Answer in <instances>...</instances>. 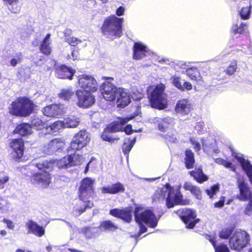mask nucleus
Here are the masks:
<instances>
[{
    "mask_svg": "<svg viewBox=\"0 0 252 252\" xmlns=\"http://www.w3.org/2000/svg\"><path fill=\"white\" fill-rule=\"evenodd\" d=\"M59 95L64 100L77 101V91L74 93L71 89H63Z\"/></svg>",
    "mask_w": 252,
    "mask_h": 252,
    "instance_id": "32",
    "label": "nucleus"
},
{
    "mask_svg": "<svg viewBox=\"0 0 252 252\" xmlns=\"http://www.w3.org/2000/svg\"><path fill=\"white\" fill-rule=\"evenodd\" d=\"M136 137L126 139L123 146V151L125 155H128L136 142Z\"/></svg>",
    "mask_w": 252,
    "mask_h": 252,
    "instance_id": "41",
    "label": "nucleus"
},
{
    "mask_svg": "<svg viewBox=\"0 0 252 252\" xmlns=\"http://www.w3.org/2000/svg\"><path fill=\"white\" fill-rule=\"evenodd\" d=\"M99 230L98 227H85L83 231L85 236L88 238H91L93 237H95L98 235V232Z\"/></svg>",
    "mask_w": 252,
    "mask_h": 252,
    "instance_id": "43",
    "label": "nucleus"
},
{
    "mask_svg": "<svg viewBox=\"0 0 252 252\" xmlns=\"http://www.w3.org/2000/svg\"><path fill=\"white\" fill-rule=\"evenodd\" d=\"M183 188L186 190L190 191L192 194L198 199H201V193L200 189L195 186H193L190 182H186L183 185Z\"/></svg>",
    "mask_w": 252,
    "mask_h": 252,
    "instance_id": "35",
    "label": "nucleus"
},
{
    "mask_svg": "<svg viewBox=\"0 0 252 252\" xmlns=\"http://www.w3.org/2000/svg\"><path fill=\"white\" fill-rule=\"evenodd\" d=\"M207 239L209 240L215 249V252H229L228 247L223 244L217 246L215 238L211 236H208Z\"/></svg>",
    "mask_w": 252,
    "mask_h": 252,
    "instance_id": "39",
    "label": "nucleus"
},
{
    "mask_svg": "<svg viewBox=\"0 0 252 252\" xmlns=\"http://www.w3.org/2000/svg\"><path fill=\"white\" fill-rule=\"evenodd\" d=\"M89 140L86 130H81L74 135L67 151L68 153L76 152L85 146Z\"/></svg>",
    "mask_w": 252,
    "mask_h": 252,
    "instance_id": "9",
    "label": "nucleus"
},
{
    "mask_svg": "<svg viewBox=\"0 0 252 252\" xmlns=\"http://www.w3.org/2000/svg\"><path fill=\"white\" fill-rule=\"evenodd\" d=\"M109 213L112 216L120 218L127 222H130L132 220V211L128 208L124 209H113L110 210Z\"/></svg>",
    "mask_w": 252,
    "mask_h": 252,
    "instance_id": "17",
    "label": "nucleus"
},
{
    "mask_svg": "<svg viewBox=\"0 0 252 252\" xmlns=\"http://www.w3.org/2000/svg\"><path fill=\"white\" fill-rule=\"evenodd\" d=\"M158 122V129L162 132H164L171 127L174 125L173 119L169 117L163 119L160 118Z\"/></svg>",
    "mask_w": 252,
    "mask_h": 252,
    "instance_id": "30",
    "label": "nucleus"
},
{
    "mask_svg": "<svg viewBox=\"0 0 252 252\" xmlns=\"http://www.w3.org/2000/svg\"><path fill=\"white\" fill-rule=\"evenodd\" d=\"M118 105L121 107L127 106L130 102V97L126 89L119 88L116 92Z\"/></svg>",
    "mask_w": 252,
    "mask_h": 252,
    "instance_id": "24",
    "label": "nucleus"
},
{
    "mask_svg": "<svg viewBox=\"0 0 252 252\" xmlns=\"http://www.w3.org/2000/svg\"><path fill=\"white\" fill-rule=\"evenodd\" d=\"M176 112L182 115L188 114L190 111V103L187 99H182L178 101L175 107Z\"/></svg>",
    "mask_w": 252,
    "mask_h": 252,
    "instance_id": "28",
    "label": "nucleus"
},
{
    "mask_svg": "<svg viewBox=\"0 0 252 252\" xmlns=\"http://www.w3.org/2000/svg\"><path fill=\"white\" fill-rule=\"evenodd\" d=\"M124 19L114 14L106 17L103 20L101 30L106 38L114 39L119 38L123 34V25Z\"/></svg>",
    "mask_w": 252,
    "mask_h": 252,
    "instance_id": "2",
    "label": "nucleus"
},
{
    "mask_svg": "<svg viewBox=\"0 0 252 252\" xmlns=\"http://www.w3.org/2000/svg\"><path fill=\"white\" fill-rule=\"evenodd\" d=\"M63 122L65 127L74 128L79 125L80 120L79 118L74 115H69L65 118Z\"/></svg>",
    "mask_w": 252,
    "mask_h": 252,
    "instance_id": "34",
    "label": "nucleus"
},
{
    "mask_svg": "<svg viewBox=\"0 0 252 252\" xmlns=\"http://www.w3.org/2000/svg\"><path fill=\"white\" fill-rule=\"evenodd\" d=\"M224 203V200H220L217 202H216L214 204V206L216 208H221L223 206Z\"/></svg>",
    "mask_w": 252,
    "mask_h": 252,
    "instance_id": "63",
    "label": "nucleus"
},
{
    "mask_svg": "<svg viewBox=\"0 0 252 252\" xmlns=\"http://www.w3.org/2000/svg\"><path fill=\"white\" fill-rule=\"evenodd\" d=\"M2 222H3L4 223L6 224L7 227L8 229L13 230L14 228V223L9 220H8L7 219H4L2 220Z\"/></svg>",
    "mask_w": 252,
    "mask_h": 252,
    "instance_id": "57",
    "label": "nucleus"
},
{
    "mask_svg": "<svg viewBox=\"0 0 252 252\" xmlns=\"http://www.w3.org/2000/svg\"><path fill=\"white\" fill-rule=\"evenodd\" d=\"M189 174L199 183H202L208 179V177L203 173L202 170L200 168L190 171Z\"/></svg>",
    "mask_w": 252,
    "mask_h": 252,
    "instance_id": "36",
    "label": "nucleus"
},
{
    "mask_svg": "<svg viewBox=\"0 0 252 252\" xmlns=\"http://www.w3.org/2000/svg\"><path fill=\"white\" fill-rule=\"evenodd\" d=\"M164 138L169 142L171 143H175L177 141L176 137L172 133H168L164 136Z\"/></svg>",
    "mask_w": 252,
    "mask_h": 252,
    "instance_id": "56",
    "label": "nucleus"
},
{
    "mask_svg": "<svg viewBox=\"0 0 252 252\" xmlns=\"http://www.w3.org/2000/svg\"><path fill=\"white\" fill-rule=\"evenodd\" d=\"M183 87V91H184L185 90H190L192 89V85L190 83L188 82H184L183 85L182 86Z\"/></svg>",
    "mask_w": 252,
    "mask_h": 252,
    "instance_id": "60",
    "label": "nucleus"
},
{
    "mask_svg": "<svg viewBox=\"0 0 252 252\" xmlns=\"http://www.w3.org/2000/svg\"><path fill=\"white\" fill-rule=\"evenodd\" d=\"M9 180V178L6 175H0V189H3L4 184Z\"/></svg>",
    "mask_w": 252,
    "mask_h": 252,
    "instance_id": "54",
    "label": "nucleus"
},
{
    "mask_svg": "<svg viewBox=\"0 0 252 252\" xmlns=\"http://www.w3.org/2000/svg\"><path fill=\"white\" fill-rule=\"evenodd\" d=\"M8 9L13 13H18L20 12L21 6L19 5V1L14 2L12 5L8 6Z\"/></svg>",
    "mask_w": 252,
    "mask_h": 252,
    "instance_id": "49",
    "label": "nucleus"
},
{
    "mask_svg": "<svg viewBox=\"0 0 252 252\" xmlns=\"http://www.w3.org/2000/svg\"><path fill=\"white\" fill-rule=\"evenodd\" d=\"M134 214L135 221L138 223L140 228L139 232L136 236V239L141 234L147 231V228L143 224L144 223L151 228H155L157 226L159 218H158L151 210H143L140 207H136Z\"/></svg>",
    "mask_w": 252,
    "mask_h": 252,
    "instance_id": "3",
    "label": "nucleus"
},
{
    "mask_svg": "<svg viewBox=\"0 0 252 252\" xmlns=\"http://www.w3.org/2000/svg\"><path fill=\"white\" fill-rule=\"evenodd\" d=\"M51 34L48 33L40 45V50L41 53L46 55H49L51 53V48L50 45L51 43L50 40Z\"/></svg>",
    "mask_w": 252,
    "mask_h": 252,
    "instance_id": "31",
    "label": "nucleus"
},
{
    "mask_svg": "<svg viewBox=\"0 0 252 252\" xmlns=\"http://www.w3.org/2000/svg\"><path fill=\"white\" fill-rule=\"evenodd\" d=\"M178 214L188 228H193L199 221L198 219H196V213L193 210L185 208L179 210Z\"/></svg>",
    "mask_w": 252,
    "mask_h": 252,
    "instance_id": "12",
    "label": "nucleus"
},
{
    "mask_svg": "<svg viewBox=\"0 0 252 252\" xmlns=\"http://www.w3.org/2000/svg\"><path fill=\"white\" fill-rule=\"evenodd\" d=\"M95 162H96V159H95V158L92 157L91 158L90 161L88 163V164H87V165H86V166L85 167V171H84L85 173H86L88 171L89 166H91V167H93V166L94 167V164Z\"/></svg>",
    "mask_w": 252,
    "mask_h": 252,
    "instance_id": "58",
    "label": "nucleus"
},
{
    "mask_svg": "<svg viewBox=\"0 0 252 252\" xmlns=\"http://www.w3.org/2000/svg\"><path fill=\"white\" fill-rule=\"evenodd\" d=\"M35 164L40 171L33 174L32 178V182L38 187H48L51 183L49 172L52 169L53 163L51 161L44 160L38 162Z\"/></svg>",
    "mask_w": 252,
    "mask_h": 252,
    "instance_id": "4",
    "label": "nucleus"
},
{
    "mask_svg": "<svg viewBox=\"0 0 252 252\" xmlns=\"http://www.w3.org/2000/svg\"><path fill=\"white\" fill-rule=\"evenodd\" d=\"M78 83L80 87L84 89L82 91L94 92L97 89L98 86L96 80L90 75H82L78 79Z\"/></svg>",
    "mask_w": 252,
    "mask_h": 252,
    "instance_id": "14",
    "label": "nucleus"
},
{
    "mask_svg": "<svg viewBox=\"0 0 252 252\" xmlns=\"http://www.w3.org/2000/svg\"><path fill=\"white\" fill-rule=\"evenodd\" d=\"M247 28V25L246 23L241 20H237L233 24L231 28V32L234 38H238L241 37V35L244 34Z\"/></svg>",
    "mask_w": 252,
    "mask_h": 252,
    "instance_id": "23",
    "label": "nucleus"
},
{
    "mask_svg": "<svg viewBox=\"0 0 252 252\" xmlns=\"http://www.w3.org/2000/svg\"><path fill=\"white\" fill-rule=\"evenodd\" d=\"M236 68L237 63L235 61L231 62L226 70L227 74L228 75L233 74L236 71Z\"/></svg>",
    "mask_w": 252,
    "mask_h": 252,
    "instance_id": "51",
    "label": "nucleus"
},
{
    "mask_svg": "<svg viewBox=\"0 0 252 252\" xmlns=\"http://www.w3.org/2000/svg\"><path fill=\"white\" fill-rule=\"evenodd\" d=\"M131 119L127 117L122 118L111 123L104 130L101 135V138L104 141L109 142H113L114 140H117L118 139L112 137L110 133L122 130L123 129V126Z\"/></svg>",
    "mask_w": 252,
    "mask_h": 252,
    "instance_id": "8",
    "label": "nucleus"
},
{
    "mask_svg": "<svg viewBox=\"0 0 252 252\" xmlns=\"http://www.w3.org/2000/svg\"><path fill=\"white\" fill-rule=\"evenodd\" d=\"M180 188V186L177 189H174L167 183L161 189L157 191V193L155 195V198L158 200H163L166 198V205L168 208H173L178 205H189L190 201L189 199H183Z\"/></svg>",
    "mask_w": 252,
    "mask_h": 252,
    "instance_id": "1",
    "label": "nucleus"
},
{
    "mask_svg": "<svg viewBox=\"0 0 252 252\" xmlns=\"http://www.w3.org/2000/svg\"><path fill=\"white\" fill-rule=\"evenodd\" d=\"M125 8L123 6L119 7L116 10V14L118 16H121L124 15Z\"/></svg>",
    "mask_w": 252,
    "mask_h": 252,
    "instance_id": "59",
    "label": "nucleus"
},
{
    "mask_svg": "<svg viewBox=\"0 0 252 252\" xmlns=\"http://www.w3.org/2000/svg\"><path fill=\"white\" fill-rule=\"evenodd\" d=\"M100 87L102 94L106 100L111 101L116 98V92H118V88L111 82L106 81Z\"/></svg>",
    "mask_w": 252,
    "mask_h": 252,
    "instance_id": "15",
    "label": "nucleus"
},
{
    "mask_svg": "<svg viewBox=\"0 0 252 252\" xmlns=\"http://www.w3.org/2000/svg\"><path fill=\"white\" fill-rule=\"evenodd\" d=\"M64 143L59 139H54L44 147L43 152L48 155H51L60 151L63 147Z\"/></svg>",
    "mask_w": 252,
    "mask_h": 252,
    "instance_id": "18",
    "label": "nucleus"
},
{
    "mask_svg": "<svg viewBox=\"0 0 252 252\" xmlns=\"http://www.w3.org/2000/svg\"><path fill=\"white\" fill-rule=\"evenodd\" d=\"M14 132L22 136H26L32 133V127L30 124L22 123L18 125L14 130Z\"/></svg>",
    "mask_w": 252,
    "mask_h": 252,
    "instance_id": "33",
    "label": "nucleus"
},
{
    "mask_svg": "<svg viewBox=\"0 0 252 252\" xmlns=\"http://www.w3.org/2000/svg\"><path fill=\"white\" fill-rule=\"evenodd\" d=\"M31 127H35L37 128H39L40 127L42 126L44 124V123L38 117H32L31 120Z\"/></svg>",
    "mask_w": 252,
    "mask_h": 252,
    "instance_id": "47",
    "label": "nucleus"
},
{
    "mask_svg": "<svg viewBox=\"0 0 252 252\" xmlns=\"http://www.w3.org/2000/svg\"><path fill=\"white\" fill-rule=\"evenodd\" d=\"M223 165H224L226 168H230L232 171H235V167L232 164V163L230 162L227 161L226 160H224V163H222Z\"/></svg>",
    "mask_w": 252,
    "mask_h": 252,
    "instance_id": "61",
    "label": "nucleus"
},
{
    "mask_svg": "<svg viewBox=\"0 0 252 252\" xmlns=\"http://www.w3.org/2000/svg\"><path fill=\"white\" fill-rule=\"evenodd\" d=\"M219 190V186L218 184H216L212 186L210 189H206V192L209 196L210 198L212 199Z\"/></svg>",
    "mask_w": 252,
    "mask_h": 252,
    "instance_id": "46",
    "label": "nucleus"
},
{
    "mask_svg": "<svg viewBox=\"0 0 252 252\" xmlns=\"http://www.w3.org/2000/svg\"><path fill=\"white\" fill-rule=\"evenodd\" d=\"M252 5L243 6L239 11V14L242 20H248L250 19L251 14Z\"/></svg>",
    "mask_w": 252,
    "mask_h": 252,
    "instance_id": "42",
    "label": "nucleus"
},
{
    "mask_svg": "<svg viewBox=\"0 0 252 252\" xmlns=\"http://www.w3.org/2000/svg\"><path fill=\"white\" fill-rule=\"evenodd\" d=\"M94 206L92 202L88 200H82L80 199L75 203L74 207L73 214L77 217L83 213L87 209L92 208Z\"/></svg>",
    "mask_w": 252,
    "mask_h": 252,
    "instance_id": "22",
    "label": "nucleus"
},
{
    "mask_svg": "<svg viewBox=\"0 0 252 252\" xmlns=\"http://www.w3.org/2000/svg\"><path fill=\"white\" fill-rule=\"evenodd\" d=\"M187 75L192 80H195L198 75V69L196 67H189L186 69Z\"/></svg>",
    "mask_w": 252,
    "mask_h": 252,
    "instance_id": "45",
    "label": "nucleus"
},
{
    "mask_svg": "<svg viewBox=\"0 0 252 252\" xmlns=\"http://www.w3.org/2000/svg\"><path fill=\"white\" fill-rule=\"evenodd\" d=\"M250 241L249 234L245 230L237 229L229 240L230 248L236 251H240L245 248Z\"/></svg>",
    "mask_w": 252,
    "mask_h": 252,
    "instance_id": "6",
    "label": "nucleus"
},
{
    "mask_svg": "<svg viewBox=\"0 0 252 252\" xmlns=\"http://www.w3.org/2000/svg\"><path fill=\"white\" fill-rule=\"evenodd\" d=\"M98 228L102 231L113 232L118 228V226L112 221L107 220L102 221Z\"/></svg>",
    "mask_w": 252,
    "mask_h": 252,
    "instance_id": "38",
    "label": "nucleus"
},
{
    "mask_svg": "<svg viewBox=\"0 0 252 252\" xmlns=\"http://www.w3.org/2000/svg\"><path fill=\"white\" fill-rule=\"evenodd\" d=\"M75 71L71 67L65 65H62L57 69V77L61 79H68L71 80Z\"/></svg>",
    "mask_w": 252,
    "mask_h": 252,
    "instance_id": "26",
    "label": "nucleus"
},
{
    "mask_svg": "<svg viewBox=\"0 0 252 252\" xmlns=\"http://www.w3.org/2000/svg\"><path fill=\"white\" fill-rule=\"evenodd\" d=\"M244 212L247 215L252 216V199L250 200L249 204L247 205Z\"/></svg>",
    "mask_w": 252,
    "mask_h": 252,
    "instance_id": "53",
    "label": "nucleus"
},
{
    "mask_svg": "<svg viewBox=\"0 0 252 252\" xmlns=\"http://www.w3.org/2000/svg\"><path fill=\"white\" fill-rule=\"evenodd\" d=\"M191 144L195 152H198L201 149V145L199 142L196 141L194 139H190Z\"/></svg>",
    "mask_w": 252,
    "mask_h": 252,
    "instance_id": "55",
    "label": "nucleus"
},
{
    "mask_svg": "<svg viewBox=\"0 0 252 252\" xmlns=\"http://www.w3.org/2000/svg\"><path fill=\"white\" fill-rule=\"evenodd\" d=\"M195 159L193 153L189 149L185 151V163L188 169H191L194 167Z\"/></svg>",
    "mask_w": 252,
    "mask_h": 252,
    "instance_id": "37",
    "label": "nucleus"
},
{
    "mask_svg": "<svg viewBox=\"0 0 252 252\" xmlns=\"http://www.w3.org/2000/svg\"><path fill=\"white\" fill-rule=\"evenodd\" d=\"M77 105L80 107L87 108L92 106L95 102V98L92 94L87 91H77Z\"/></svg>",
    "mask_w": 252,
    "mask_h": 252,
    "instance_id": "13",
    "label": "nucleus"
},
{
    "mask_svg": "<svg viewBox=\"0 0 252 252\" xmlns=\"http://www.w3.org/2000/svg\"><path fill=\"white\" fill-rule=\"evenodd\" d=\"M237 185L239 189V194L237 198L241 201H246L249 199L251 192L248 184L243 180L240 179L237 180Z\"/></svg>",
    "mask_w": 252,
    "mask_h": 252,
    "instance_id": "20",
    "label": "nucleus"
},
{
    "mask_svg": "<svg viewBox=\"0 0 252 252\" xmlns=\"http://www.w3.org/2000/svg\"><path fill=\"white\" fill-rule=\"evenodd\" d=\"M70 153L67 156H65L57 161V165L59 168H67L74 166L80 165L84 161V158L82 156Z\"/></svg>",
    "mask_w": 252,
    "mask_h": 252,
    "instance_id": "10",
    "label": "nucleus"
},
{
    "mask_svg": "<svg viewBox=\"0 0 252 252\" xmlns=\"http://www.w3.org/2000/svg\"><path fill=\"white\" fill-rule=\"evenodd\" d=\"M94 180L89 177L83 179L79 188V197L82 200H88L94 192Z\"/></svg>",
    "mask_w": 252,
    "mask_h": 252,
    "instance_id": "11",
    "label": "nucleus"
},
{
    "mask_svg": "<svg viewBox=\"0 0 252 252\" xmlns=\"http://www.w3.org/2000/svg\"><path fill=\"white\" fill-rule=\"evenodd\" d=\"M234 229L232 227L224 228L219 233V236L222 239H227L232 234Z\"/></svg>",
    "mask_w": 252,
    "mask_h": 252,
    "instance_id": "44",
    "label": "nucleus"
},
{
    "mask_svg": "<svg viewBox=\"0 0 252 252\" xmlns=\"http://www.w3.org/2000/svg\"><path fill=\"white\" fill-rule=\"evenodd\" d=\"M133 50V57L135 60H140L143 58L149 51L146 46L140 42L134 43Z\"/></svg>",
    "mask_w": 252,
    "mask_h": 252,
    "instance_id": "25",
    "label": "nucleus"
},
{
    "mask_svg": "<svg viewBox=\"0 0 252 252\" xmlns=\"http://www.w3.org/2000/svg\"><path fill=\"white\" fill-rule=\"evenodd\" d=\"M124 131L127 134H130L132 133L133 130L131 125H127L125 127Z\"/></svg>",
    "mask_w": 252,
    "mask_h": 252,
    "instance_id": "62",
    "label": "nucleus"
},
{
    "mask_svg": "<svg viewBox=\"0 0 252 252\" xmlns=\"http://www.w3.org/2000/svg\"><path fill=\"white\" fill-rule=\"evenodd\" d=\"M164 85L160 84L153 90L149 96L152 107L161 109L166 107V95L164 93Z\"/></svg>",
    "mask_w": 252,
    "mask_h": 252,
    "instance_id": "7",
    "label": "nucleus"
},
{
    "mask_svg": "<svg viewBox=\"0 0 252 252\" xmlns=\"http://www.w3.org/2000/svg\"><path fill=\"white\" fill-rule=\"evenodd\" d=\"M202 145L204 151L206 150V149L209 147L208 144V141L205 139H201Z\"/></svg>",
    "mask_w": 252,
    "mask_h": 252,
    "instance_id": "64",
    "label": "nucleus"
},
{
    "mask_svg": "<svg viewBox=\"0 0 252 252\" xmlns=\"http://www.w3.org/2000/svg\"><path fill=\"white\" fill-rule=\"evenodd\" d=\"M34 104L26 97H20L13 101L9 106V112L16 116L27 117L33 111Z\"/></svg>",
    "mask_w": 252,
    "mask_h": 252,
    "instance_id": "5",
    "label": "nucleus"
},
{
    "mask_svg": "<svg viewBox=\"0 0 252 252\" xmlns=\"http://www.w3.org/2000/svg\"><path fill=\"white\" fill-rule=\"evenodd\" d=\"M10 145L13 149V157L18 159L21 158L23 155L24 150L23 140L21 138L14 139L10 143Z\"/></svg>",
    "mask_w": 252,
    "mask_h": 252,
    "instance_id": "19",
    "label": "nucleus"
},
{
    "mask_svg": "<svg viewBox=\"0 0 252 252\" xmlns=\"http://www.w3.org/2000/svg\"><path fill=\"white\" fill-rule=\"evenodd\" d=\"M22 55L19 53L16 55V58H13L10 61V64L12 66H15L18 63L21 62Z\"/></svg>",
    "mask_w": 252,
    "mask_h": 252,
    "instance_id": "52",
    "label": "nucleus"
},
{
    "mask_svg": "<svg viewBox=\"0 0 252 252\" xmlns=\"http://www.w3.org/2000/svg\"><path fill=\"white\" fill-rule=\"evenodd\" d=\"M171 79L173 84L175 87H176L179 90L183 91V85L182 80L180 77L174 76L171 77Z\"/></svg>",
    "mask_w": 252,
    "mask_h": 252,
    "instance_id": "48",
    "label": "nucleus"
},
{
    "mask_svg": "<svg viewBox=\"0 0 252 252\" xmlns=\"http://www.w3.org/2000/svg\"><path fill=\"white\" fill-rule=\"evenodd\" d=\"M125 190L124 186L121 183L118 182L109 186L103 187L101 188L102 193H109L111 194H117L119 192H124Z\"/></svg>",
    "mask_w": 252,
    "mask_h": 252,
    "instance_id": "27",
    "label": "nucleus"
},
{
    "mask_svg": "<svg viewBox=\"0 0 252 252\" xmlns=\"http://www.w3.org/2000/svg\"><path fill=\"white\" fill-rule=\"evenodd\" d=\"M26 226L28 233L32 234L38 237H41L45 234L44 228L42 226L39 225L35 221L29 220L26 223Z\"/></svg>",
    "mask_w": 252,
    "mask_h": 252,
    "instance_id": "21",
    "label": "nucleus"
},
{
    "mask_svg": "<svg viewBox=\"0 0 252 252\" xmlns=\"http://www.w3.org/2000/svg\"><path fill=\"white\" fill-rule=\"evenodd\" d=\"M232 155L240 163L242 169L246 172L251 183L252 184V164L249 160L245 159L243 156L240 153L232 152Z\"/></svg>",
    "mask_w": 252,
    "mask_h": 252,
    "instance_id": "16",
    "label": "nucleus"
},
{
    "mask_svg": "<svg viewBox=\"0 0 252 252\" xmlns=\"http://www.w3.org/2000/svg\"><path fill=\"white\" fill-rule=\"evenodd\" d=\"M65 40L70 45L73 46H75L81 41L79 39L74 37H66Z\"/></svg>",
    "mask_w": 252,
    "mask_h": 252,
    "instance_id": "50",
    "label": "nucleus"
},
{
    "mask_svg": "<svg viewBox=\"0 0 252 252\" xmlns=\"http://www.w3.org/2000/svg\"><path fill=\"white\" fill-rule=\"evenodd\" d=\"M64 125L63 121H57L47 127V130L51 133H55L60 131L63 128H64Z\"/></svg>",
    "mask_w": 252,
    "mask_h": 252,
    "instance_id": "40",
    "label": "nucleus"
},
{
    "mask_svg": "<svg viewBox=\"0 0 252 252\" xmlns=\"http://www.w3.org/2000/svg\"><path fill=\"white\" fill-rule=\"evenodd\" d=\"M62 112V108L57 104H52L44 107L42 112L45 116L53 117L60 114Z\"/></svg>",
    "mask_w": 252,
    "mask_h": 252,
    "instance_id": "29",
    "label": "nucleus"
}]
</instances>
